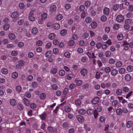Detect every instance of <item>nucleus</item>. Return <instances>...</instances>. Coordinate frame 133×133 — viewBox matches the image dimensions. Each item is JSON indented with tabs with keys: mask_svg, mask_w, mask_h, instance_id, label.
Segmentation results:
<instances>
[{
	"mask_svg": "<svg viewBox=\"0 0 133 133\" xmlns=\"http://www.w3.org/2000/svg\"><path fill=\"white\" fill-rule=\"evenodd\" d=\"M116 20L118 22H121L124 20L123 16L122 15L118 16L116 18Z\"/></svg>",
	"mask_w": 133,
	"mask_h": 133,
	"instance_id": "obj_1",
	"label": "nucleus"
},
{
	"mask_svg": "<svg viewBox=\"0 0 133 133\" xmlns=\"http://www.w3.org/2000/svg\"><path fill=\"white\" fill-rule=\"evenodd\" d=\"M103 13L106 16L108 15L110 13L109 8L107 7L104 8L103 10Z\"/></svg>",
	"mask_w": 133,
	"mask_h": 133,
	"instance_id": "obj_2",
	"label": "nucleus"
},
{
	"mask_svg": "<svg viewBox=\"0 0 133 133\" xmlns=\"http://www.w3.org/2000/svg\"><path fill=\"white\" fill-rule=\"evenodd\" d=\"M19 15L18 13L17 12H13L11 15V17L12 18H15L18 17Z\"/></svg>",
	"mask_w": 133,
	"mask_h": 133,
	"instance_id": "obj_3",
	"label": "nucleus"
},
{
	"mask_svg": "<svg viewBox=\"0 0 133 133\" xmlns=\"http://www.w3.org/2000/svg\"><path fill=\"white\" fill-rule=\"evenodd\" d=\"M75 83L77 85L80 86L82 84V82L81 80H78L77 78H76L75 80Z\"/></svg>",
	"mask_w": 133,
	"mask_h": 133,
	"instance_id": "obj_4",
	"label": "nucleus"
},
{
	"mask_svg": "<svg viewBox=\"0 0 133 133\" xmlns=\"http://www.w3.org/2000/svg\"><path fill=\"white\" fill-rule=\"evenodd\" d=\"M99 99V98L95 97L92 99V103L94 104H96L98 102Z\"/></svg>",
	"mask_w": 133,
	"mask_h": 133,
	"instance_id": "obj_5",
	"label": "nucleus"
},
{
	"mask_svg": "<svg viewBox=\"0 0 133 133\" xmlns=\"http://www.w3.org/2000/svg\"><path fill=\"white\" fill-rule=\"evenodd\" d=\"M10 104L12 106H15L16 104V101L14 99H12L10 100Z\"/></svg>",
	"mask_w": 133,
	"mask_h": 133,
	"instance_id": "obj_6",
	"label": "nucleus"
},
{
	"mask_svg": "<svg viewBox=\"0 0 133 133\" xmlns=\"http://www.w3.org/2000/svg\"><path fill=\"white\" fill-rule=\"evenodd\" d=\"M80 72L82 75L85 76L87 74V70L86 69L83 68L81 70Z\"/></svg>",
	"mask_w": 133,
	"mask_h": 133,
	"instance_id": "obj_7",
	"label": "nucleus"
},
{
	"mask_svg": "<svg viewBox=\"0 0 133 133\" xmlns=\"http://www.w3.org/2000/svg\"><path fill=\"white\" fill-rule=\"evenodd\" d=\"M52 54V51L49 50L45 54V56L46 57L49 58L51 57Z\"/></svg>",
	"mask_w": 133,
	"mask_h": 133,
	"instance_id": "obj_8",
	"label": "nucleus"
},
{
	"mask_svg": "<svg viewBox=\"0 0 133 133\" xmlns=\"http://www.w3.org/2000/svg\"><path fill=\"white\" fill-rule=\"evenodd\" d=\"M76 118L78 120L79 122H82L84 121V117L81 115H78L77 116Z\"/></svg>",
	"mask_w": 133,
	"mask_h": 133,
	"instance_id": "obj_9",
	"label": "nucleus"
},
{
	"mask_svg": "<svg viewBox=\"0 0 133 133\" xmlns=\"http://www.w3.org/2000/svg\"><path fill=\"white\" fill-rule=\"evenodd\" d=\"M129 43L126 41H124L123 43V45L124 46V49L125 50H127L129 49V47L128 45Z\"/></svg>",
	"mask_w": 133,
	"mask_h": 133,
	"instance_id": "obj_10",
	"label": "nucleus"
},
{
	"mask_svg": "<svg viewBox=\"0 0 133 133\" xmlns=\"http://www.w3.org/2000/svg\"><path fill=\"white\" fill-rule=\"evenodd\" d=\"M118 72L117 70L114 69L112 70L111 71V74L112 76H115L116 75Z\"/></svg>",
	"mask_w": 133,
	"mask_h": 133,
	"instance_id": "obj_11",
	"label": "nucleus"
},
{
	"mask_svg": "<svg viewBox=\"0 0 133 133\" xmlns=\"http://www.w3.org/2000/svg\"><path fill=\"white\" fill-rule=\"evenodd\" d=\"M56 9V7L55 5H52L50 8V11L51 12L55 11Z\"/></svg>",
	"mask_w": 133,
	"mask_h": 133,
	"instance_id": "obj_12",
	"label": "nucleus"
},
{
	"mask_svg": "<svg viewBox=\"0 0 133 133\" xmlns=\"http://www.w3.org/2000/svg\"><path fill=\"white\" fill-rule=\"evenodd\" d=\"M56 35L54 33H51L48 36L49 38V39L52 40L55 37Z\"/></svg>",
	"mask_w": 133,
	"mask_h": 133,
	"instance_id": "obj_13",
	"label": "nucleus"
},
{
	"mask_svg": "<svg viewBox=\"0 0 133 133\" xmlns=\"http://www.w3.org/2000/svg\"><path fill=\"white\" fill-rule=\"evenodd\" d=\"M53 27L54 29L57 30L60 28V25L58 23H56L54 24Z\"/></svg>",
	"mask_w": 133,
	"mask_h": 133,
	"instance_id": "obj_14",
	"label": "nucleus"
},
{
	"mask_svg": "<svg viewBox=\"0 0 133 133\" xmlns=\"http://www.w3.org/2000/svg\"><path fill=\"white\" fill-rule=\"evenodd\" d=\"M38 32L37 29L36 28H33L32 30V33L34 35H36Z\"/></svg>",
	"mask_w": 133,
	"mask_h": 133,
	"instance_id": "obj_15",
	"label": "nucleus"
},
{
	"mask_svg": "<svg viewBox=\"0 0 133 133\" xmlns=\"http://www.w3.org/2000/svg\"><path fill=\"white\" fill-rule=\"evenodd\" d=\"M78 112L80 114L84 115L86 113V111L84 109H81L79 110Z\"/></svg>",
	"mask_w": 133,
	"mask_h": 133,
	"instance_id": "obj_16",
	"label": "nucleus"
},
{
	"mask_svg": "<svg viewBox=\"0 0 133 133\" xmlns=\"http://www.w3.org/2000/svg\"><path fill=\"white\" fill-rule=\"evenodd\" d=\"M18 76V74L16 72H14L12 74V77L13 78L15 79L17 78Z\"/></svg>",
	"mask_w": 133,
	"mask_h": 133,
	"instance_id": "obj_17",
	"label": "nucleus"
},
{
	"mask_svg": "<svg viewBox=\"0 0 133 133\" xmlns=\"http://www.w3.org/2000/svg\"><path fill=\"white\" fill-rule=\"evenodd\" d=\"M85 21L87 23H90L92 21V19L90 17H87L85 18Z\"/></svg>",
	"mask_w": 133,
	"mask_h": 133,
	"instance_id": "obj_18",
	"label": "nucleus"
},
{
	"mask_svg": "<svg viewBox=\"0 0 133 133\" xmlns=\"http://www.w3.org/2000/svg\"><path fill=\"white\" fill-rule=\"evenodd\" d=\"M75 103L76 105L79 106L81 104V102L79 99H77L75 100Z\"/></svg>",
	"mask_w": 133,
	"mask_h": 133,
	"instance_id": "obj_19",
	"label": "nucleus"
},
{
	"mask_svg": "<svg viewBox=\"0 0 133 133\" xmlns=\"http://www.w3.org/2000/svg\"><path fill=\"white\" fill-rule=\"evenodd\" d=\"M116 93L117 95L121 96L122 94V91L120 89H118L116 90Z\"/></svg>",
	"mask_w": 133,
	"mask_h": 133,
	"instance_id": "obj_20",
	"label": "nucleus"
},
{
	"mask_svg": "<svg viewBox=\"0 0 133 133\" xmlns=\"http://www.w3.org/2000/svg\"><path fill=\"white\" fill-rule=\"evenodd\" d=\"M63 17V16L61 14L57 15L56 17V18L57 20L59 21L61 20Z\"/></svg>",
	"mask_w": 133,
	"mask_h": 133,
	"instance_id": "obj_21",
	"label": "nucleus"
},
{
	"mask_svg": "<svg viewBox=\"0 0 133 133\" xmlns=\"http://www.w3.org/2000/svg\"><path fill=\"white\" fill-rule=\"evenodd\" d=\"M94 110L91 109H88L87 111V113L89 115L92 114L94 112Z\"/></svg>",
	"mask_w": 133,
	"mask_h": 133,
	"instance_id": "obj_22",
	"label": "nucleus"
},
{
	"mask_svg": "<svg viewBox=\"0 0 133 133\" xmlns=\"http://www.w3.org/2000/svg\"><path fill=\"white\" fill-rule=\"evenodd\" d=\"M125 79L127 81H129L131 80V77L130 75L127 74L125 76Z\"/></svg>",
	"mask_w": 133,
	"mask_h": 133,
	"instance_id": "obj_23",
	"label": "nucleus"
},
{
	"mask_svg": "<svg viewBox=\"0 0 133 133\" xmlns=\"http://www.w3.org/2000/svg\"><path fill=\"white\" fill-rule=\"evenodd\" d=\"M116 112L117 115H120L122 112V110L120 108L118 109H117Z\"/></svg>",
	"mask_w": 133,
	"mask_h": 133,
	"instance_id": "obj_24",
	"label": "nucleus"
},
{
	"mask_svg": "<svg viewBox=\"0 0 133 133\" xmlns=\"http://www.w3.org/2000/svg\"><path fill=\"white\" fill-rule=\"evenodd\" d=\"M91 26L93 28H95L97 26V24L96 23L95 21H93L91 24Z\"/></svg>",
	"mask_w": 133,
	"mask_h": 133,
	"instance_id": "obj_25",
	"label": "nucleus"
},
{
	"mask_svg": "<svg viewBox=\"0 0 133 133\" xmlns=\"http://www.w3.org/2000/svg\"><path fill=\"white\" fill-rule=\"evenodd\" d=\"M10 25L9 24H6L5 25L3 26V29L4 30L6 31L9 28Z\"/></svg>",
	"mask_w": 133,
	"mask_h": 133,
	"instance_id": "obj_26",
	"label": "nucleus"
},
{
	"mask_svg": "<svg viewBox=\"0 0 133 133\" xmlns=\"http://www.w3.org/2000/svg\"><path fill=\"white\" fill-rule=\"evenodd\" d=\"M59 75L61 76H63L65 74V71L63 70H61L59 72Z\"/></svg>",
	"mask_w": 133,
	"mask_h": 133,
	"instance_id": "obj_27",
	"label": "nucleus"
},
{
	"mask_svg": "<svg viewBox=\"0 0 133 133\" xmlns=\"http://www.w3.org/2000/svg\"><path fill=\"white\" fill-rule=\"evenodd\" d=\"M1 72L4 74H7L8 72V70L6 68H3L2 69Z\"/></svg>",
	"mask_w": 133,
	"mask_h": 133,
	"instance_id": "obj_28",
	"label": "nucleus"
},
{
	"mask_svg": "<svg viewBox=\"0 0 133 133\" xmlns=\"http://www.w3.org/2000/svg\"><path fill=\"white\" fill-rule=\"evenodd\" d=\"M17 107L18 109L20 110H22L23 109V107L22 105L20 104H18L17 105Z\"/></svg>",
	"mask_w": 133,
	"mask_h": 133,
	"instance_id": "obj_29",
	"label": "nucleus"
},
{
	"mask_svg": "<svg viewBox=\"0 0 133 133\" xmlns=\"http://www.w3.org/2000/svg\"><path fill=\"white\" fill-rule=\"evenodd\" d=\"M74 41L73 40H71L68 42V45L69 46H72L74 45Z\"/></svg>",
	"mask_w": 133,
	"mask_h": 133,
	"instance_id": "obj_30",
	"label": "nucleus"
},
{
	"mask_svg": "<svg viewBox=\"0 0 133 133\" xmlns=\"http://www.w3.org/2000/svg\"><path fill=\"white\" fill-rule=\"evenodd\" d=\"M50 72L51 73H52L53 74H55L57 72V69L55 68H52Z\"/></svg>",
	"mask_w": 133,
	"mask_h": 133,
	"instance_id": "obj_31",
	"label": "nucleus"
},
{
	"mask_svg": "<svg viewBox=\"0 0 133 133\" xmlns=\"http://www.w3.org/2000/svg\"><path fill=\"white\" fill-rule=\"evenodd\" d=\"M132 124V122L130 121H128L127 123V126L128 128H130L131 127Z\"/></svg>",
	"mask_w": 133,
	"mask_h": 133,
	"instance_id": "obj_32",
	"label": "nucleus"
},
{
	"mask_svg": "<svg viewBox=\"0 0 133 133\" xmlns=\"http://www.w3.org/2000/svg\"><path fill=\"white\" fill-rule=\"evenodd\" d=\"M117 38L119 40H121L123 38V36L122 34H119L117 35Z\"/></svg>",
	"mask_w": 133,
	"mask_h": 133,
	"instance_id": "obj_33",
	"label": "nucleus"
},
{
	"mask_svg": "<svg viewBox=\"0 0 133 133\" xmlns=\"http://www.w3.org/2000/svg\"><path fill=\"white\" fill-rule=\"evenodd\" d=\"M46 117V114L44 112L40 115V118L42 119H44Z\"/></svg>",
	"mask_w": 133,
	"mask_h": 133,
	"instance_id": "obj_34",
	"label": "nucleus"
},
{
	"mask_svg": "<svg viewBox=\"0 0 133 133\" xmlns=\"http://www.w3.org/2000/svg\"><path fill=\"white\" fill-rule=\"evenodd\" d=\"M9 37L11 39H13L15 38V36L14 34L11 33L9 34Z\"/></svg>",
	"mask_w": 133,
	"mask_h": 133,
	"instance_id": "obj_35",
	"label": "nucleus"
},
{
	"mask_svg": "<svg viewBox=\"0 0 133 133\" xmlns=\"http://www.w3.org/2000/svg\"><path fill=\"white\" fill-rule=\"evenodd\" d=\"M119 6L118 5L115 4L113 6V9L114 11H115L117 10Z\"/></svg>",
	"mask_w": 133,
	"mask_h": 133,
	"instance_id": "obj_36",
	"label": "nucleus"
},
{
	"mask_svg": "<svg viewBox=\"0 0 133 133\" xmlns=\"http://www.w3.org/2000/svg\"><path fill=\"white\" fill-rule=\"evenodd\" d=\"M127 69L129 72L133 70V67L131 65H129L127 66Z\"/></svg>",
	"mask_w": 133,
	"mask_h": 133,
	"instance_id": "obj_37",
	"label": "nucleus"
},
{
	"mask_svg": "<svg viewBox=\"0 0 133 133\" xmlns=\"http://www.w3.org/2000/svg\"><path fill=\"white\" fill-rule=\"evenodd\" d=\"M47 14L46 13H44L41 16V18L44 20L46 19L47 17Z\"/></svg>",
	"mask_w": 133,
	"mask_h": 133,
	"instance_id": "obj_38",
	"label": "nucleus"
},
{
	"mask_svg": "<svg viewBox=\"0 0 133 133\" xmlns=\"http://www.w3.org/2000/svg\"><path fill=\"white\" fill-rule=\"evenodd\" d=\"M67 31L66 29L62 30L60 34L62 36H64L66 33Z\"/></svg>",
	"mask_w": 133,
	"mask_h": 133,
	"instance_id": "obj_39",
	"label": "nucleus"
},
{
	"mask_svg": "<svg viewBox=\"0 0 133 133\" xmlns=\"http://www.w3.org/2000/svg\"><path fill=\"white\" fill-rule=\"evenodd\" d=\"M64 110L67 112H69L70 111V109L68 106H65L64 108Z\"/></svg>",
	"mask_w": 133,
	"mask_h": 133,
	"instance_id": "obj_40",
	"label": "nucleus"
},
{
	"mask_svg": "<svg viewBox=\"0 0 133 133\" xmlns=\"http://www.w3.org/2000/svg\"><path fill=\"white\" fill-rule=\"evenodd\" d=\"M36 105L34 103H31L30 105V108L31 109H33L35 108H36L37 107Z\"/></svg>",
	"mask_w": 133,
	"mask_h": 133,
	"instance_id": "obj_41",
	"label": "nucleus"
},
{
	"mask_svg": "<svg viewBox=\"0 0 133 133\" xmlns=\"http://www.w3.org/2000/svg\"><path fill=\"white\" fill-rule=\"evenodd\" d=\"M65 8L66 9H70L71 7V4H66L65 5Z\"/></svg>",
	"mask_w": 133,
	"mask_h": 133,
	"instance_id": "obj_42",
	"label": "nucleus"
},
{
	"mask_svg": "<svg viewBox=\"0 0 133 133\" xmlns=\"http://www.w3.org/2000/svg\"><path fill=\"white\" fill-rule=\"evenodd\" d=\"M123 91L125 92H127L129 90V88L127 87H123L122 88Z\"/></svg>",
	"mask_w": 133,
	"mask_h": 133,
	"instance_id": "obj_43",
	"label": "nucleus"
},
{
	"mask_svg": "<svg viewBox=\"0 0 133 133\" xmlns=\"http://www.w3.org/2000/svg\"><path fill=\"white\" fill-rule=\"evenodd\" d=\"M122 64L121 62L120 61H118L117 62L116 64V66L117 68H119L121 66Z\"/></svg>",
	"mask_w": 133,
	"mask_h": 133,
	"instance_id": "obj_44",
	"label": "nucleus"
},
{
	"mask_svg": "<svg viewBox=\"0 0 133 133\" xmlns=\"http://www.w3.org/2000/svg\"><path fill=\"white\" fill-rule=\"evenodd\" d=\"M19 6L20 9L22 10L23 9L25 8V5L23 3H20L19 4Z\"/></svg>",
	"mask_w": 133,
	"mask_h": 133,
	"instance_id": "obj_45",
	"label": "nucleus"
},
{
	"mask_svg": "<svg viewBox=\"0 0 133 133\" xmlns=\"http://www.w3.org/2000/svg\"><path fill=\"white\" fill-rule=\"evenodd\" d=\"M107 20V17L104 15L102 16L101 18V21H102L104 22Z\"/></svg>",
	"mask_w": 133,
	"mask_h": 133,
	"instance_id": "obj_46",
	"label": "nucleus"
},
{
	"mask_svg": "<svg viewBox=\"0 0 133 133\" xmlns=\"http://www.w3.org/2000/svg\"><path fill=\"white\" fill-rule=\"evenodd\" d=\"M111 54V52L109 51H107L105 53L106 56L107 57H110Z\"/></svg>",
	"mask_w": 133,
	"mask_h": 133,
	"instance_id": "obj_47",
	"label": "nucleus"
},
{
	"mask_svg": "<svg viewBox=\"0 0 133 133\" xmlns=\"http://www.w3.org/2000/svg\"><path fill=\"white\" fill-rule=\"evenodd\" d=\"M43 44V42L39 40L36 43V45L38 46H41Z\"/></svg>",
	"mask_w": 133,
	"mask_h": 133,
	"instance_id": "obj_48",
	"label": "nucleus"
},
{
	"mask_svg": "<svg viewBox=\"0 0 133 133\" xmlns=\"http://www.w3.org/2000/svg\"><path fill=\"white\" fill-rule=\"evenodd\" d=\"M51 45L52 44L51 43H48L46 45L45 48L46 49H49L51 46Z\"/></svg>",
	"mask_w": 133,
	"mask_h": 133,
	"instance_id": "obj_49",
	"label": "nucleus"
},
{
	"mask_svg": "<svg viewBox=\"0 0 133 133\" xmlns=\"http://www.w3.org/2000/svg\"><path fill=\"white\" fill-rule=\"evenodd\" d=\"M24 103L26 105L28 106L29 105V102L26 98H24Z\"/></svg>",
	"mask_w": 133,
	"mask_h": 133,
	"instance_id": "obj_50",
	"label": "nucleus"
},
{
	"mask_svg": "<svg viewBox=\"0 0 133 133\" xmlns=\"http://www.w3.org/2000/svg\"><path fill=\"white\" fill-rule=\"evenodd\" d=\"M46 95L45 94L43 93L41 94L40 96V98L41 99H43L45 98Z\"/></svg>",
	"mask_w": 133,
	"mask_h": 133,
	"instance_id": "obj_51",
	"label": "nucleus"
},
{
	"mask_svg": "<svg viewBox=\"0 0 133 133\" xmlns=\"http://www.w3.org/2000/svg\"><path fill=\"white\" fill-rule=\"evenodd\" d=\"M125 71V69L124 68H121L119 71V72L120 74H124Z\"/></svg>",
	"mask_w": 133,
	"mask_h": 133,
	"instance_id": "obj_52",
	"label": "nucleus"
},
{
	"mask_svg": "<svg viewBox=\"0 0 133 133\" xmlns=\"http://www.w3.org/2000/svg\"><path fill=\"white\" fill-rule=\"evenodd\" d=\"M31 85L33 87H37V83L36 82H33L32 83Z\"/></svg>",
	"mask_w": 133,
	"mask_h": 133,
	"instance_id": "obj_53",
	"label": "nucleus"
},
{
	"mask_svg": "<svg viewBox=\"0 0 133 133\" xmlns=\"http://www.w3.org/2000/svg\"><path fill=\"white\" fill-rule=\"evenodd\" d=\"M73 77L72 75L70 74H68L66 76V78L68 80H70Z\"/></svg>",
	"mask_w": 133,
	"mask_h": 133,
	"instance_id": "obj_54",
	"label": "nucleus"
},
{
	"mask_svg": "<svg viewBox=\"0 0 133 133\" xmlns=\"http://www.w3.org/2000/svg\"><path fill=\"white\" fill-rule=\"evenodd\" d=\"M104 70L107 73H108L110 72L111 71V69L110 67H108L105 68Z\"/></svg>",
	"mask_w": 133,
	"mask_h": 133,
	"instance_id": "obj_55",
	"label": "nucleus"
},
{
	"mask_svg": "<svg viewBox=\"0 0 133 133\" xmlns=\"http://www.w3.org/2000/svg\"><path fill=\"white\" fill-rule=\"evenodd\" d=\"M89 36V34L87 32L85 33L83 35V37L85 39L88 38V37Z\"/></svg>",
	"mask_w": 133,
	"mask_h": 133,
	"instance_id": "obj_56",
	"label": "nucleus"
},
{
	"mask_svg": "<svg viewBox=\"0 0 133 133\" xmlns=\"http://www.w3.org/2000/svg\"><path fill=\"white\" fill-rule=\"evenodd\" d=\"M115 61L114 59L111 58L109 59V62L110 64H113L115 63Z\"/></svg>",
	"mask_w": 133,
	"mask_h": 133,
	"instance_id": "obj_57",
	"label": "nucleus"
},
{
	"mask_svg": "<svg viewBox=\"0 0 133 133\" xmlns=\"http://www.w3.org/2000/svg\"><path fill=\"white\" fill-rule=\"evenodd\" d=\"M34 56V54L33 52H29L28 54V56L29 58H32Z\"/></svg>",
	"mask_w": 133,
	"mask_h": 133,
	"instance_id": "obj_58",
	"label": "nucleus"
},
{
	"mask_svg": "<svg viewBox=\"0 0 133 133\" xmlns=\"http://www.w3.org/2000/svg\"><path fill=\"white\" fill-rule=\"evenodd\" d=\"M85 42L83 40H80L79 42V44L81 46H83L85 44Z\"/></svg>",
	"mask_w": 133,
	"mask_h": 133,
	"instance_id": "obj_59",
	"label": "nucleus"
},
{
	"mask_svg": "<svg viewBox=\"0 0 133 133\" xmlns=\"http://www.w3.org/2000/svg\"><path fill=\"white\" fill-rule=\"evenodd\" d=\"M88 60V58L86 57H83L81 59V61L83 62H85Z\"/></svg>",
	"mask_w": 133,
	"mask_h": 133,
	"instance_id": "obj_60",
	"label": "nucleus"
},
{
	"mask_svg": "<svg viewBox=\"0 0 133 133\" xmlns=\"http://www.w3.org/2000/svg\"><path fill=\"white\" fill-rule=\"evenodd\" d=\"M51 88L54 90H56L58 88V86L56 84H54L52 85Z\"/></svg>",
	"mask_w": 133,
	"mask_h": 133,
	"instance_id": "obj_61",
	"label": "nucleus"
},
{
	"mask_svg": "<svg viewBox=\"0 0 133 133\" xmlns=\"http://www.w3.org/2000/svg\"><path fill=\"white\" fill-rule=\"evenodd\" d=\"M85 7L83 5H81L79 8V10L81 11H83L85 9Z\"/></svg>",
	"mask_w": 133,
	"mask_h": 133,
	"instance_id": "obj_62",
	"label": "nucleus"
},
{
	"mask_svg": "<svg viewBox=\"0 0 133 133\" xmlns=\"http://www.w3.org/2000/svg\"><path fill=\"white\" fill-rule=\"evenodd\" d=\"M64 55L65 57L68 58L70 57V54L69 52H67L64 53Z\"/></svg>",
	"mask_w": 133,
	"mask_h": 133,
	"instance_id": "obj_63",
	"label": "nucleus"
},
{
	"mask_svg": "<svg viewBox=\"0 0 133 133\" xmlns=\"http://www.w3.org/2000/svg\"><path fill=\"white\" fill-rule=\"evenodd\" d=\"M128 107L129 109H133V104L131 103H130L128 104Z\"/></svg>",
	"mask_w": 133,
	"mask_h": 133,
	"instance_id": "obj_64",
	"label": "nucleus"
}]
</instances>
